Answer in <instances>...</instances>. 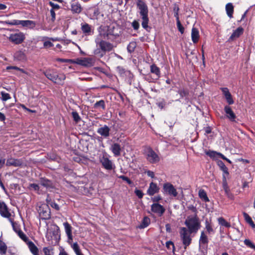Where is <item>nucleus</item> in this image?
<instances>
[{
	"mask_svg": "<svg viewBox=\"0 0 255 255\" xmlns=\"http://www.w3.org/2000/svg\"><path fill=\"white\" fill-rule=\"evenodd\" d=\"M185 225L188 228V230L193 233H196L201 227L199 219L196 215L188 216L185 221Z\"/></svg>",
	"mask_w": 255,
	"mask_h": 255,
	"instance_id": "obj_1",
	"label": "nucleus"
},
{
	"mask_svg": "<svg viewBox=\"0 0 255 255\" xmlns=\"http://www.w3.org/2000/svg\"><path fill=\"white\" fill-rule=\"evenodd\" d=\"M44 74L49 80L59 85H63L66 79V76L64 74H58L54 70H46L44 72Z\"/></svg>",
	"mask_w": 255,
	"mask_h": 255,
	"instance_id": "obj_2",
	"label": "nucleus"
},
{
	"mask_svg": "<svg viewBox=\"0 0 255 255\" xmlns=\"http://www.w3.org/2000/svg\"><path fill=\"white\" fill-rule=\"evenodd\" d=\"M137 5L139 9V14L142 20L141 25L143 28L147 29L148 27V24L149 21L147 6L145 3L142 1L138 2Z\"/></svg>",
	"mask_w": 255,
	"mask_h": 255,
	"instance_id": "obj_3",
	"label": "nucleus"
},
{
	"mask_svg": "<svg viewBox=\"0 0 255 255\" xmlns=\"http://www.w3.org/2000/svg\"><path fill=\"white\" fill-rule=\"evenodd\" d=\"M144 154L146 160L150 163H157L160 160L159 156L151 147L146 148Z\"/></svg>",
	"mask_w": 255,
	"mask_h": 255,
	"instance_id": "obj_4",
	"label": "nucleus"
},
{
	"mask_svg": "<svg viewBox=\"0 0 255 255\" xmlns=\"http://www.w3.org/2000/svg\"><path fill=\"white\" fill-rule=\"evenodd\" d=\"M179 233L181 239L184 246V249H186L191 244L192 239L190 237V234L192 233H190V232L186 228L181 227L180 229Z\"/></svg>",
	"mask_w": 255,
	"mask_h": 255,
	"instance_id": "obj_5",
	"label": "nucleus"
},
{
	"mask_svg": "<svg viewBox=\"0 0 255 255\" xmlns=\"http://www.w3.org/2000/svg\"><path fill=\"white\" fill-rule=\"evenodd\" d=\"M7 24L10 25H21L22 26L29 28H33L35 26V23L34 21L30 20H20L13 19L7 20L5 22Z\"/></svg>",
	"mask_w": 255,
	"mask_h": 255,
	"instance_id": "obj_6",
	"label": "nucleus"
},
{
	"mask_svg": "<svg viewBox=\"0 0 255 255\" xmlns=\"http://www.w3.org/2000/svg\"><path fill=\"white\" fill-rule=\"evenodd\" d=\"M103 34L100 33V35L96 39L95 42L97 46H99L100 49L105 53L113 50V45L109 42H107L101 39Z\"/></svg>",
	"mask_w": 255,
	"mask_h": 255,
	"instance_id": "obj_7",
	"label": "nucleus"
},
{
	"mask_svg": "<svg viewBox=\"0 0 255 255\" xmlns=\"http://www.w3.org/2000/svg\"><path fill=\"white\" fill-rule=\"evenodd\" d=\"M25 35L21 32H15L11 33L8 37V39L15 44L21 43L25 39Z\"/></svg>",
	"mask_w": 255,
	"mask_h": 255,
	"instance_id": "obj_8",
	"label": "nucleus"
},
{
	"mask_svg": "<svg viewBox=\"0 0 255 255\" xmlns=\"http://www.w3.org/2000/svg\"><path fill=\"white\" fill-rule=\"evenodd\" d=\"M38 211L41 219L48 220L50 218V209L48 205H41L39 207Z\"/></svg>",
	"mask_w": 255,
	"mask_h": 255,
	"instance_id": "obj_9",
	"label": "nucleus"
},
{
	"mask_svg": "<svg viewBox=\"0 0 255 255\" xmlns=\"http://www.w3.org/2000/svg\"><path fill=\"white\" fill-rule=\"evenodd\" d=\"M74 64H77L85 67H91L93 65V60L90 58H82L74 59Z\"/></svg>",
	"mask_w": 255,
	"mask_h": 255,
	"instance_id": "obj_10",
	"label": "nucleus"
},
{
	"mask_svg": "<svg viewBox=\"0 0 255 255\" xmlns=\"http://www.w3.org/2000/svg\"><path fill=\"white\" fill-rule=\"evenodd\" d=\"M151 210L158 216L161 217L164 213L165 209L159 203H153L151 206Z\"/></svg>",
	"mask_w": 255,
	"mask_h": 255,
	"instance_id": "obj_11",
	"label": "nucleus"
},
{
	"mask_svg": "<svg viewBox=\"0 0 255 255\" xmlns=\"http://www.w3.org/2000/svg\"><path fill=\"white\" fill-rule=\"evenodd\" d=\"M68 237V243L70 245L71 247L74 250L76 255H83L81 252L80 247L77 243H72V241L73 239L72 234L67 235Z\"/></svg>",
	"mask_w": 255,
	"mask_h": 255,
	"instance_id": "obj_12",
	"label": "nucleus"
},
{
	"mask_svg": "<svg viewBox=\"0 0 255 255\" xmlns=\"http://www.w3.org/2000/svg\"><path fill=\"white\" fill-rule=\"evenodd\" d=\"M100 162L102 163L103 166L107 170H110L115 167L113 162L107 157L105 156L101 158Z\"/></svg>",
	"mask_w": 255,
	"mask_h": 255,
	"instance_id": "obj_13",
	"label": "nucleus"
},
{
	"mask_svg": "<svg viewBox=\"0 0 255 255\" xmlns=\"http://www.w3.org/2000/svg\"><path fill=\"white\" fill-rule=\"evenodd\" d=\"M164 192L169 195L176 197L177 195V192L174 187L170 183H165L163 185Z\"/></svg>",
	"mask_w": 255,
	"mask_h": 255,
	"instance_id": "obj_14",
	"label": "nucleus"
},
{
	"mask_svg": "<svg viewBox=\"0 0 255 255\" xmlns=\"http://www.w3.org/2000/svg\"><path fill=\"white\" fill-rule=\"evenodd\" d=\"M110 149L115 156L117 157L121 155L122 148L121 145L119 143H114L112 144Z\"/></svg>",
	"mask_w": 255,
	"mask_h": 255,
	"instance_id": "obj_15",
	"label": "nucleus"
},
{
	"mask_svg": "<svg viewBox=\"0 0 255 255\" xmlns=\"http://www.w3.org/2000/svg\"><path fill=\"white\" fill-rule=\"evenodd\" d=\"M23 162L21 159H15L13 158H9L7 159L6 165L13 166L14 167H18L22 165Z\"/></svg>",
	"mask_w": 255,
	"mask_h": 255,
	"instance_id": "obj_16",
	"label": "nucleus"
},
{
	"mask_svg": "<svg viewBox=\"0 0 255 255\" xmlns=\"http://www.w3.org/2000/svg\"><path fill=\"white\" fill-rule=\"evenodd\" d=\"M0 214L1 216L5 218H9L10 216L6 205L1 201H0Z\"/></svg>",
	"mask_w": 255,
	"mask_h": 255,
	"instance_id": "obj_17",
	"label": "nucleus"
},
{
	"mask_svg": "<svg viewBox=\"0 0 255 255\" xmlns=\"http://www.w3.org/2000/svg\"><path fill=\"white\" fill-rule=\"evenodd\" d=\"M224 111L226 113V117L231 121H234L236 116L231 108L228 106H226L224 108Z\"/></svg>",
	"mask_w": 255,
	"mask_h": 255,
	"instance_id": "obj_18",
	"label": "nucleus"
},
{
	"mask_svg": "<svg viewBox=\"0 0 255 255\" xmlns=\"http://www.w3.org/2000/svg\"><path fill=\"white\" fill-rule=\"evenodd\" d=\"M244 32V29L242 27H238L235 30H234L230 36L229 40L233 41L235 39L239 37Z\"/></svg>",
	"mask_w": 255,
	"mask_h": 255,
	"instance_id": "obj_19",
	"label": "nucleus"
},
{
	"mask_svg": "<svg viewBox=\"0 0 255 255\" xmlns=\"http://www.w3.org/2000/svg\"><path fill=\"white\" fill-rule=\"evenodd\" d=\"M71 10L73 13H80L82 7L81 4L77 1H73L71 3Z\"/></svg>",
	"mask_w": 255,
	"mask_h": 255,
	"instance_id": "obj_20",
	"label": "nucleus"
},
{
	"mask_svg": "<svg viewBox=\"0 0 255 255\" xmlns=\"http://www.w3.org/2000/svg\"><path fill=\"white\" fill-rule=\"evenodd\" d=\"M110 128L106 125L99 128L97 132L104 137H107L110 135Z\"/></svg>",
	"mask_w": 255,
	"mask_h": 255,
	"instance_id": "obj_21",
	"label": "nucleus"
},
{
	"mask_svg": "<svg viewBox=\"0 0 255 255\" xmlns=\"http://www.w3.org/2000/svg\"><path fill=\"white\" fill-rule=\"evenodd\" d=\"M159 191V188L157 186L156 184L151 182L149 187L147 191V193L150 195L152 196L155 193H157Z\"/></svg>",
	"mask_w": 255,
	"mask_h": 255,
	"instance_id": "obj_22",
	"label": "nucleus"
},
{
	"mask_svg": "<svg viewBox=\"0 0 255 255\" xmlns=\"http://www.w3.org/2000/svg\"><path fill=\"white\" fill-rule=\"evenodd\" d=\"M191 38L193 43H196L198 41L199 33L198 30L195 27H193L192 29Z\"/></svg>",
	"mask_w": 255,
	"mask_h": 255,
	"instance_id": "obj_23",
	"label": "nucleus"
},
{
	"mask_svg": "<svg viewBox=\"0 0 255 255\" xmlns=\"http://www.w3.org/2000/svg\"><path fill=\"white\" fill-rule=\"evenodd\" d=\"M26 244L28 248L33 255H38V250L37 247L31 241H28Z\"/></svg>",
	"mask_w": 255,
	"mask_h": 255,
	"instance_id": "obj_24",
	"label": "nucleus"
},
{
	"mask_svg": "<svg viewBox=\"0 0 255 255\" xmlns=\"http://www.w3.org/2000/svg\"><path fill=\"white\" fill-rule=\"evenodd\" d=\"M150 70L151 73L156 75L157 78H159L160 77V69L156 65L153 64L150 65Z\"/></svg>",
	"mask_w": 255,
	"mask_h": 255,
	"instance_id": "obj_25",
	"label": "nucleus"
},
{
	"mask_svg": "<svg viewBox=\"0 0 255 255\" xmlns=\"http://www.w3.org/2000/svg\"><path fill=\"white\" fill-rule=\"evenodd\" d=\"M226 10L228 16L230 18H232L234 12V6L232 3H228L226 4Z\"/></svg>",
	"mask_w": 255,
	"mask_h": 255,
	"instance_id": "obj_26",
	"label": "nucleus"
},
{
	"mask_svg": "<svg viewBox=\"0 0 255 255\" xmlns=\"http://www.w3.org/2000/svg\"><path fill=\"white\" fill-rule=\"evenodd\" d=\"M81 29L83 32L86 35H89L91 31V28L90 25L86 23L81 24Z\"/></svg>",
	"mask_w": 255,
	"mask_h": 255,
	"instance_id": "obj_27",
	"label": "nucleus"
},
{
	"mask_svg": "<svg viewBox=\"0 0 255 255\" xmlns=\"http://www.w3.org/2000/svg\"><path fill=\"white\" fill-rule=\"evenodd\" d=\"M150 223V219L147 217H145L143 218L141 223L139 226V228L143 229L147 227Z\"/></svg>",
	"mask_w": 255,
	"mask_h": 255,
	"instance_id": "obj_28",
	"label": "nucleus"
},
{
	"mask_svg": "<svg viewBox=\"0 0 255 255\" xmlns=\"http://www.w3.org/2000/svg\"><path fill=\"white\" fill-rule=\"evenodd\" d=\"M243 216L246 221L249 223L253 228H255V224L253 221L251 217L246 213H243Z\"/></svg>",
	"mask_w": 255,
	"mask_h": 255,
	"instance_id": "obj_29",
	"label": "nucleus"
},
{
	"mask_svg": "<svg viewBox=\"0 0 255 255\" xmlns=\"http://www.w3.org/2000/svg\"><path fill=\"white\" fill-rule=\"evenodd\" d=\"M199 196L203 201L205 202L209 201V199L207 197V194L203 189H200L199 191Z\"/></svg>",
	"mask_w": 255,
	"mask_h": 255,
	"instance_id": "obj_30",
	"label": "nucleus"
},
{
	"mask_svg": "<svg viewBox=\"0 0 255 255\" xmlns=\"http://www.w3.org/2000/svg\"><path fill=\"white\" fill-rule=\"evenodd\" d=\"M199 242L200 244H207L208 243V239L207 236L205 235L204 231H202L201 232Z\"/></svg>",
	"mask_w": 255,
	"mask_h": 255,
	"instance_id": "obj_31",
	"label": "nucleus"
},
{
	"mask_svg": "<svg viewBox=\"0 0 255 255\" xmlns=\"http://www.w3.org/2000/svg\"><path fill=\"white\" fill-rule=\"evenodd\" d=\"M100 107L103 110H105L106 109L105 103L104 101L103 100L97 102L94 105V108L95 109H98Z\"/></svg>",
	"mask_w": 255,
	"mask_h": 255,
	"instance_id": "obj_32",
	"label": "nucleus"
},
{
	"mask_svg": "<svg viewBox=\"0 0 255 255\" xmlns=\"http://www.w3.org/2000/svg\"><path fill=\"white\" fill-rule=\"evenodd\" d=\"M219 224L222 226L227 228H230L231 227V224L230 223L227 222L223 218L220 217L218 219Z\"/></svg>",
	"mask_w": 255,
	"mask_h": 255,
	"instance_id": "obj_33",
	"label": "nucleus"
},
{
	"mask_svg": "<svg viewBox=\"0 0 255 255\" xmlns=\"http://www.w3.org/2000/svg\"><path fill=\"white\" fill-rule=\"evenodd\" d=\"M63 226L64 227V229L66 232V235L72 234V227L68 222H64L63 223Z\"/></svg>",
	"mask_w": 255,
	"mask_h": 255,
	"instance_id": "obj_34",
	"label": "nucleus"
},
{
	"mask_svg": "<svg viewBox=\"0 0 255 255\" xmlns=\"http://www.w3.org/2000/svg\"><path fill=\"white\" fill-rule=\"evenodd\" d=\"M218 165L224 173L226 174L227 175H229V173L228 172V169L222 161H219L218 162Z\"/></svg>",
	"mask_w": 255,
	"mask_h": 255,
	"instance_id": "obj_35",
	"label": "nucleus"
},
{
	"mask_svg": "<svg viewBox=\"0 0 255 255\" xmlns=\"http://www.w3.org/2000/svg\"><path fill=\"white\" fill-rule=\"evenodd\" d=\"M14 57L18 60H23L25 58L24 53L21 51L16 52L14 54Z\"/></svg>",
	"mask_w": 255,
	"mask_h": 255,
	"instance_id": "obj_36",
	"label": "nucleus"
},
{
	"mask_svg": "<svg viewBox=\"0 0 255 255\" xmlns=\"http://www.w3.org/2000/svg\"><path fill=\"white\" fill-rule=\"evenodd\" d=\"M46 202L47 203V205H50L52 208L55 209L56 210H59V205L55 202L51 201V200H49L48 198L46 199Z\"/></svg>",
	"mask_w": 255,
	"mask_h": 255,
	"instance_id": "obj_37",
	"label": "nucleus"
},
{
	"mask_svg": "<svg viewBox=\"0 0 255 255\" xmlns=\"http://www.w3.org/2000/svg\"><path fill=\"white\" fill-rule=\"evenodd\" d=\"M18 236L20 237V239H21L23 241H24L25 243H27L28 241V238L26 237V236L23 233L22 231L19 230L18 231H16L15 230Z\"/></svg>",
	"mask_w": 255,
	"mask_h": 255,
	"instance_id": "obj_38",
	"label": "nucleus"
},
{
	"mask_svg": "<svg viewBox=\"0 0 255 255\" xmlns=\"http://www.w3.org/2000/svg\"><path fill=\"white\" fill-rule=\"evenodd\" d=\"M7 247L5 243L0 240V253L1 254H5L6 251Z\"/></svg>",
	"mask_w": 255,
	"mask_h": 255,
	"instance_id": "obj_39",
	"label": "nucleus"
},
{
	"mask_svg": "<svg viewBox=\"0 0 255 255\" xmlns=\"http://www.w3.org/2000/svg\"><path fill=\"white\" fill-rule=\"evenodd\" d=\"M72 116L73 119V120L76 123H78L81 121V118L79 116L78 113L76 111H73L72 112Z\"/></svg>",
	"mask_w": 255,
	"mask_h": 255,
	"instance_id": "obj_40",
	"label": "nucleus"
},
{
	"mask_svg": "<svg viewBox=\"0 0 255 255\" xmlns=\"http://www.w3.org/2000/svg\"><path fill=\"white\" fill-rule=\"evenodd\" d=\"M205 228L208 234L214 233V230L208 221L205 222Z\"/></svg>",
	"mask_w": 255,
	"mask_h": 255,
	"instance_id": "obj_41",
	"label": "nucleus"
},
{
	"mask_svg": "<svg viewBox=\"0 0 255 255\" xmlns=\"http://www.w3.org/2000/svg\"><path fill=\"white\" fill-rule=\"evenodd\" d=\"M7 70L13 69L21 72L22 73H24L26 75H28V73L22 69H20L16 66H7L6 68Z\"/></svg>",
	"mask_w": 255,
	"mask_h": 255,
	"instance_id": "obj_42",
	"label": "nucleus"
},
{
	"mask_svg": "<svg viewBox=\"0 0 255 255\" xmlns=\"http://www.w3.org/2000/svg\"><path fill=\"white\" fill-rule=\"evenodd\" d=\"M94 53L95 55H97L99 57L101 58L104 56L105 54V53L100 48H97L95 49L94 51Z\"/></svg>",
	"mask_w": 255,
	"mask_h": 255,
	"instance_id": "obj_43",
	"label": "nucleus"
},
{
	"mask_svg": "<svg viewBox=\"0 0 255 255\" xmlns=\"http://www.w3.org/2000/svg\"><path fill=\"white\" fill-rule=\"evenodd\" d=\"M206 154L210 157L214 158L217 156H219V154L221 153L214 151H208L206 152Z\"/></svg>",
	"mask_w": 255,
	"mask_h": 255,
	"instance_id": "obj_44",
	"label": "nucleus"
},
{
	"mask_svg": "<svg viewBox=\"0 0 255 255\" xmlns=\"http://www.w3.org/2000/svg\"><path fill=\"white\" fill-rule=\"evenodd\" d=\"M40 184L44 187H48L50 186L51 182L47 179H41L40 180Z\"/></svg>",
	"mask_w": 255,
	"mask_h": 255,
	"instance_id": "obj_45",
	"label": "nucleus"
},
{
	"mask_svg": "<svg viewBox=\"0 0 255 255\" xmlns=\"http://www.w3.org/2000/svg\"><path fill=\"white\" fill-rule=\"evenodd\" d=\"M244 242L247 246L255 250V245L250 240L245 239Z\"/></svg>",
	"mask_w": 255,
	"mask_h": 255,
	"instance_id": "obj_46",
	"label": "nucleus"
},
{
	"mask_svg": "<svg viewBox=\"0 0 255 255\" xmlns=\"http://www.w3.org/2000/svg\"><path fill=\"white\" fill-rule=\"evenodd\" d=\"M1 100L3 101H6L10 99V96L9 94L2 92L1 93Z\"/></svg>",
	"mask_w": 255,
	"mask_h": 255,
	"instance_id": "obj_47",
	"label": "nucleus"
},
{
	"mask_svg": "<svg viewBox=\"0 0 255 255\" xmlns=\"http://www.w3.org/2000/svg\"><path fill=\"white\" fill-rule=\"evenodd\" d=\"M166 247L169 250H172L173 252H174L175 247L174 244L171 241H168L166 243Z\"/></svg>",
	"mask_w": 255,
	"mask_h": 255,
	"instance_id": "obj_48",
	"label": "nucleus"
},
{
	"mask_svg": "<svg viewBox=\"0 0 255 255\" xmlns=\"http://www.w3.org/2000/svg\"><path fill=\"white\" fill-rule=\"evenodd\" d=\"M176 21H177V26L179 31L181 33H183L184 30V28L183 26L182 25L179 19H177Z\"/></svg>",
	"mask_w": 255,
	"mask_h": 255,
	"instance_id": "obj_49",
	"label": "nucleus"
},
{
	"mask_svg": "<svg viewBox=\"0 0 255 255\" xmlns=\"http://www.w3.org/2000/svg\"><path fill=\"white\" fill-rule=\"evenodd\" d=\"M178 93H179L181 98L186 96L188 94L187 91L185 90L184 89L179 90Z\"/></svg>",
	"mask_w": 255,
	"mask_h": 255,
	"instance_id": "obj_50",
	"label": "nucleus"
},
{
	"mask_svg": "<svg viewBox=\"0 0 255 255\" xmlns=\"http://www.w3.org/2000/svg\"><path fill=\"white\" fill-rule=\"evenodd\" d=\"M179 10V7L178 6L175 5L173 8V11L174 14V16L176 17V20L177 19H179L178 16V11Z\"/></svg>",
	"mask_w": 255,
	"mask_h": 255,
	"instance_id": "obj_51",
	"label": "nucleus"
},
{
	"mask_svg": "<svg viewBox=\"0 0 255 255\" xmlns=\"http://www.w3.org/2000/svg\"><path fill=\"white\" fill-rule=\"evenodd\" d=\"M49 4L52 7L51 9H53V10H58L60 8V6L58 4L55 3L52 1H49Z\"/></svg>",
	"mask_w": 255,
	"mask_h": 255,
	"instance_id": "obj_52",
	"label": "nucleus"
},
{
	"mask_svg": "<svg viewBox=\"0 0 255 255\" xmlns=\"http://www.w3.org/2000/svg\"><path fill=\"white\" fill-rule=\"evenodd\" d=\"M57 60L61 62H67L72 64H74V63L75 62L74 59H58Z\"/></svg>",
	"mask_w": 255,
	"mask_h": 255,
	"instance_id": "obj_53",
	"label": "nucleus"
},
{
	"mask_svg": "<svg viewBox=\"0 0 255 255\" xmlns=\"http://www.w3.org/2000/svg\"><path fill=\"white\" fill-rule=\"evenodd\" d=\"M119 178L122 179L124 181H126L129 185H130L132 183V181L128 177H127L125 176L121 175L119 176Z\"/></svg>",
	"mask_w": 255,
	"mask_h": 255,
	"instance_id": "obj_54",
	"label": "nucleus"
},
{
	"mask_svg": "<svg viewBox=\"0 0 255 255\" xmlns=\"http://www.w3.org/2000/svg\"><path fill=\"white\" fill-rule=\"evenodd\" d=\"M134 193L139 198L141 199L143 197V193L141 190L135 189L134 191Z\"/></svg>",
	"mask_w": 255,
	"mask_h": 255,
	"instance_id": "obj_55",
	"label": "nucleus"
},
{
	"mask_svg": "<svg viewBox=\"0 0 255 255\" xmlns=\"http://www.w3.org/2000/svg\"><path fill=\"white\" fill-rule=\"evenodd\" d=\"M221 90L225 97L228 96L231 94L227 88H222Z\"/></svg>",
	"mask_w": 255,
	"mask_h": 255,
	"instance_id": "obj_56",
	"label": "nucleus"
},
{
	"mask_svg": "<svg viewBox=\"0 0 255 255\" xmlns=\"http://www.w3.org/2000/svg\"><path fill=\"white\" fill-rule=\"evenodd\" d=\"M29 187L30 188L33 189L35 191H38L39 189V187L38 184L35 183H31L29 184Z\"/></svg>",
	"mask_w": 255,
	"mask_h": 255,
	"instance_id": "obj_57",
	"label": "nucleus"
},
{
	"mask_svg": "<svg viewBox=\"0 0 255 255\" xmlns=\"http://www.w3.org/2000/svg\"><path fill=\"white\" fill-rule=\"evenodd\" d=\"M229 105H232L234 103V101L232 99L231 94L225 97Z\"/></svg>",
	"mask_w": 255,
	"mask_h": 255,
	"instance_id": "obj_58",
	"label": "nucleus"
},
{
	"mask_svg": "<svg viewBox=\"0 0 255 255\" xmlns=\"http://www.w3.org/2000/svg\"><path fill=\"white\" fill-rule=\"evenodd\" d=\"M132 26L134 29L137 30L139 27V24L137 21L134 20L132 22Z\"/></svg>",
	"mask_w": 255,
	"mask_h": 255,
	"instance_id": "obj_59",
	"label": "nucleus"
},
{
	"mask_svg": "<svg viewBox=\"0 0 255 255\" xmlns=\"http://www.w3.org/2000/svg\"><path fill=\"white\" fill-rule=\"evenodd\" d=\"M135 46V43L134 42L130 43V44L128 46V49L129 52H132L133 51L134 48Z\"/></svg>",
	"mask_w": 255,
	"mask_h": 255,
	"instance_id": "obj_60",
	"label": "nucleus"
},
{
	"mask_svg": "<svg viewBox=\"0 0 255 255\" xmlns=\"http://www.w3.org/2000/svg\"><path fill=\"white\" fill-rule=\"evenodd\" d=\"M44 47L46 48H50L53 46V44L50 41H46L43 44Z\"/></svg>",
	"mask_w": 255,
	"mask_h": 255,
	"instance_id": "obj_61",
	"label": "nucleus"
},
{
	"mask_svg": "<svg viewBox=\"0 0 255 255\" xmlns=\"http://www.w3.org/2000/svg\"><path fill=\"white\" fill-rule=\"evenodd\" d=\"M145 173L147 174L148 176L152 178L154 177V173L153 171L150 170H147L145 171Z\"/></svg>",
	"mask_w": 255,
	"mask_h": 255,
	"instance_id": "obj_62",
	"label": "nucleus"
},
{
	"mask_svg": "<svg viewBox=\"0 0 255 255\" xmlns=\"http://www.w3.org/2000/svg\"><path fill=\"white\" fill-rule=\"evenodd\" d=\"M43 252L45 255H50V250L48 248H44Z\"/></svg>",
	"mask_w": 255,
	"mask_h": 255,
	"instance_id": "obj_63",
	"label": "nucleus"
},
{
	"mask_svg": "<svg viewBox=\"0 0 255 255\" xmlns=\"http://www.w3.org/2000/svg\"><path fill=\"white\" fill-rule=\"evenodd\" d=\"M54 10H53V9H51L50 11L52 20H54L55 19V13Z\"/></svg>",
	"mask_w": 255,
	"mask_h": 255,
	"instance_id": "obj_64",
	"label": "nucleus"
}]
</instances>
